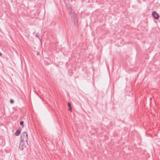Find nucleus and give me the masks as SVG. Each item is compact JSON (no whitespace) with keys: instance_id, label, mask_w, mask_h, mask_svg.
Returning <instances> with one entry per match:
<instances>
[{"instance_id":"obj_1","label":"nucleus","mask_w":160,"mask_h":160,"mask_svg":"<svg viewBox=\"0 0 160 160\" xmlns=\"http://www.w3.org/2000/svg\"><path fill=\"white\" fill-rule=\"evenodd\" d=\"M21 140L23 141H27L28 140V134L26 132H24L21 133L20 136Z\"/></svg>"},{"instance_id":"obj_2","label":"nucleus","mask_w":160,"mask_h":160,"mask_svg":"<svg viewBox=\"0 0 160 160\" xmlns=\"http://www.w3.org/2000/svg\"><path fill=\"white\" fill-rule=\"evenodd\" d=\"M27 144H28L27 141H23L21 140L19 144V148L21 150H22L26 146Z\"/></svg>"},{"instance_id":"obj_3","label":"nucleus","mask_w":160,"mask_h":160,"mask_svg":"<svg viewBox=\"0 0 160 160\" xmlns=\"http://www.w3.org/2000/svg\"><path fill=\"white\" fill-rule=\"evenodd\" d=\"M153 17L156 19H158L159 17V15L155 12L153 11L152 13Z\"/></svg>"},{"instance_id":"obj_4","label":"nucleus","mask_w":160,"mask_h":160,"mask_svg":"<svg viewBox=\"0 0 160 160\" xmlns=\"http://www.w3.org/2000/svg\"><path fill=\"white\" fill-rule=\"evenodd\" d=\"M21 132V130L20 129H18L15 132V135L16 136H18Z\"/></svg>"},{"instance_id":"obj_5","label":"nucleus","mask_w":160,"mask_h":160,"mask_svg":"<svg viewBox=\"0 0 160 160\" xmlns=\"http://www.w3.org/2000/svg\"><path fill=\"white\" fill-rule=\"evenodd\" d=\"M23 123H24V122L23 121H21L20 122V124L23 126Z\"/></svg>"},{"instance_id":"obj_6","label":"nucleus","mask_w":160,"mask_h":160,"mask_svg":"<svg viewBox=\"0 0 160 160\" xmlns=\"http://www.w3.org/2000/svg\"><path fill=\"white\" fill-rule=\"evenodd\" d=\"M68 106L69 108H70V107H71V104H70V102H68Z\"/></svg>"},{"instance_id":"obj_7","label":"nucleus","mask_w":160,"mask_h":160,"mask_svg":"<svg viewBox=\"0 0 160 160\" xmlns=\"http://www.w3.org/2000/svg\"><path fill=\"white\" fill-rule=\"evenodd\" d=\"M10 102L11 103H13V102H14L13 100H12V99H11L10 101Z\"/></svg>"},{"instance_id":"obj_8","label":"nucleus","mask_w":160,"mask_h":160,"mask_svg":"<svg viewBox=\"0 0 160 160\" xmlns=\"http://www.w3.org/2000/svg\"><path fill=\"white\" fill-rule=\"evenodd\" d=\"M68 110L70 111H72L71 107H70V108H69L68 109Z\"/></svg>"},{"instance_id":"obj_9","label":"nucleus","mask_w":160,"mask_h":160,"mask_svg":"<svg viewBox=\"0 0 160 160\" xmlns=\"http://www.w3.org/2000/svg\"><path fill=\"white\" fill-rule=\"evenodd\" d=\"M38 35L37 34V33H36V37H38V38H39V36H38Z\"/></svg>"},{"instance_id":"obj_10","label":"nucleus","mask_w":160,"mask_h":160,"mask_svg":"<svg viewBox=\"0 0 160 160\" xmlns=\"http://www.w3.org/2000/svg\"><path fill=\"white\" fill-rule=\"evenodd\" d=\"M2 55V53L0 52V56H1Z\"/></svg>"},{"instance_id":"obj_11","label":"nucleus","mask_w":160,"mask_h":160,"mask_svg":"<svg viewBox=\"0 0 160 160\" xmlns=\"http://www.w3.org/2000/svg\"><path fill=\"white\" fill-rule=\"evenodd\" d=\"M39 54V52H38L37 53V55H38Z\"/></svg>"}]
</instances>
